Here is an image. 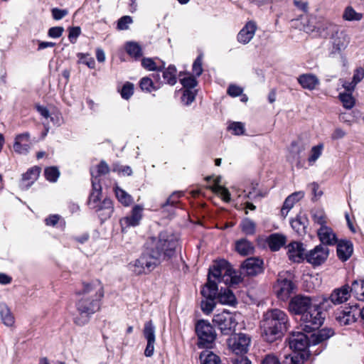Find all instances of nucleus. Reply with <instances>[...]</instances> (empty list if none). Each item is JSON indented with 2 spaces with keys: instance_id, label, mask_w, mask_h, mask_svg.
Here are the masks:
<instances>
[{
  "instance_id": "obj_1",
  "label": "nucleus",
  "mask_w": 364,
  "mask_h": 364,
  "mask_svg": "<svg viewBox=\"0 0 364 364\" xmlns=\"http://www.w3.org/2000/svg\"><path fill=\"white\" fill-rule=\"evenodd\" d=\"M80 296L91 299L89 307H85L81 301L78 306L79 316L74 318V322L78 326H84L90 319V316L100 309V301L105 295L104 285L99 279L83 282L82 289L77 293Z\"/></svg>"
},
{
  "instance_id": "obj_2",
  "label": "nucleus",
  "mask_w": 364,
  "mask_h": 364,
  "mask_svg": "<svg viewBox=\"0 0 364 364\" xmlns=\"http://www.w3.org/2000/svg\"><path fill=\"white\" fill-rule=\"evenodd\" d=\"M289 326L287 314L278 309L268 310L261 321L262 336L267 342L272 343L282 337Z\"/></svg>"
},
{
  "instance_id": "obj_3",
  "label": "nucleus",
  "mask_w": 364,
  "mask_h": 364,
  "mask_svg": "<svg viewBox=\"0 0 364 364\" xmlns=\"http://www.w3.org/2000/svg\"><path fill=\"white\" fill-rule=\"evenodd\" d=\"M210 280L215 281L216 284L223 282L226 285H234L241 282V277L227 261L221 260L210 268L208 282Z\"/></svg>"
},
{
  "instance_id": "obj_4",
  "label": "nucleus",
  "mask_w": 364,
  "mask_h": 364,
  "mask_svg": "<svg viewBox=\"0 0 364 364\" xmlns=\"http://www.w3.org/2000/svg\"><path fill=\"white\" fill-rule=\"evenodd\" d=\"M161 262V253L155 252L154 248L143 253L138 259L129 264V268L134 274L139 275L151 272Z\"/></svg>"
},
{
  "instance_id": "obj_5",
  "label": "nucleus",
  "mask_w": 364,
  "mask_h": 364,
  "mask_svg": "<svg viewBox=\"0 0 364 364\" xmlns=\"http://www.w3.org/2000/svg\"><path fill=\"white\" fill-rule=\"evenodd\" d=\"M178 245L177 238L166 232H161L157 239H152L151 244L149 243V250L154 248L155 252L161 253V260L171 257Z\"/></svg>"
},
{
  "instance_id": "obj_6",
  "label": "nucleus",
  "mask_w": 364,
  "mask_h": 364,
  "mask_svg": "<svg viewBox=\"0 0 364 364\" xmlns=\"http://www.w3.org/2000/svg\"><path fill=\"white\" fill-rule=\"evenodd\" d=\"M325 316L321 309L320 305L316 304L313 308L307 311L301 317V326L302 330L310 333L317 330L323 324Z\"/></svg>"
},
{
  "instance_id": "obj_7",
  "label": "nucleus",
  "mask_w": 364,
  "mask_h": 364,
  "mask_svg": "<svg viewBox=\"0 0 364 364\" xmlns=\"http://www.w3.org/2000/svg\"><path fill=\"white\" fill-rule=\"evenodd\" d=\"M196 332L198 338V347L210 348L212 346L216 338V333L209 322L204 320L199 321L196 325Z\"/></svg>"
},
{
  "instance_id": "obj_8",
  "label": "nucleus",
  "mask_w": 364,
  "mask_h": 364,
  "mask_svg": "<svg viewBox=\"0 0 364 364\" xmlns=\"http://www.w3.org/2000/svg\"><path fill=\"white\" fill-rule=\"evenodd\" d=\"M201 294L205 298L200 304L201 309L205 314H209L215 307L214 299L218 294V286L216 285V282L210 280L203 287Z\"/></svg>"
},
{
  "instance_id": "obj_9",
  "label": "nucleus",
  "mask_w": 364,
  "mask_h": 364,
  "mask_svg": "<svg viewBox=\"0 0 364 364\" xmlns=\"http://www.w3.org/2000/svg\"><path fill=\"white\" fill-rule=\"evenodd\" d=\"M316 303L313 299L307 296L298 294L292 297L289 303V311L296 315H300L301 317L311 308Z\"/></svg>"
},
{
  "instance_id": "obj_10",
  "label": "nucleus",
  "mask_w": 364,
  "mask_h": 364,
  "mask_svg": "<svg viewBox=\"0 0 364 364\" xmlns=\"http://www.w3.org/2000/svg\"><path fill=\"white\" fill-rule=\"evenodd\" d=\"M213 321L218 326L222 333L225 335L233 332L237 324L234 316L229 311H223L215 315Z\"/></svg>"
},
{
  "instance_id": "obj_11",
  "label": "nucleus",
  "mask_w": 364,
  "mask_h": 364,
  "mask_svg": "<svg viewBox=\"0 0 364 364\" xmlns=\"http://www.w3.org/2000/svg\"><path fill=\"white\" fill-rule=\"evenodd\" d=\"M251 338L245 333L235 334L228 340L229 348L235 354H245L249 349Z\"/></svg>"
},
{
  "instance_id": "obj_12",
  "label": "nucleus",
  "mask_w": 364,
  "mask_h": 364,
  "mask_svg": "<svg viewBox=\"0 0 364 364\" xmlns=\"http://www.w3.org/2000/svg\"><path fill=\"white\" fill-rule=\"evenodd\" d=\"M294 289L295 285L292 281L281 274L274 286V290L277 297L283 301L287 300L290 296Z\"/></svg>"
},
{
  "instance_id": "obj_13",
  "label": "nucleus",
  "mask_w": 364,
  "mask_h": 364,
  "mask_svg": "<svg viewBox=\"0 0 364 364\" xmlns=\"http://www.w3.org/2000/svg\"><path fill=\"white\" fill-rule=\"evenodd\" d=\"M328 254L329 250L328 247L323 245H318L306 254L305 259L309 263L317 266L326 260Z\"/></svg>"
},
{
  "instance_id": "obj_14",
  "label": "nucleus",
  "mask_w": 364,
  "mask_h": 364,
  "mask_svg": "<svg viewBox=\"0 0 364 364\" xmlns=\"http://www.w3.org/2000/svg\"><path fill=\"white\" fill-rule=\"evenodd\" d=\"M309 344L307 336L301 332H293L289 338V348L293 352L304 353L306 356V350Z\"/></svg>"
},
{
  "instance_id": "obj_15",
  "label": "nucleus",
  "mask_w": 364,
  "mask_h": 364,
  "mask_svg": "<svg viewBox=\"0 0 364 364\" xmlns=\"http://www.w3.org/2000/svg\"><path fill=\"white\" fill-rule=\"evenodd\" d=\"M144 208L141 205H135L132 210L131 215L126 216L120 219L119 224L122 232L130 227H135L139 224L142 218V211Z\"/></svg>"
},
{
  "instance_id": "obj_16",
  "label": "nucleus",
  "mask_w": 364,
  "mask_h": 364,
  "mask_svg": "<svg viewBox=\"0 0 364 364\" xmlns=\"http://www.w3.org/2000/svg\"><path fill=\"white\" fill-rule=\"evenodd\" d=\"M350 297V287L344 285L335 289L328 298H323V304L330 301L334 305H339L347 301Z\"/></svg>"
},
{
  "instance_id": "obj_17",
  "label": "nucleus",
  "mask_w": 364,
  "mask_h": 364,
  "mask_svg": "<svg viewBox=\"0 0 364 364\" xmlns=\"http://www.w3.org/2000/svg\"><path fill=\"white\" fill-rule=\"evenodd\" d=\"M143 334L147 341L144 355L146 357H151L154 354V344L156 341L155 326L151 321H149L144 323Z\"/></svg>"
},
{
  "instance_id": "obj_18",
  "label": "nucleus",
  "mask_w": 364,
  "mask_h": 364,
  "mask_svg": "<svg viewBox=\"0 0 364 364\" xmlns=\"http://www.w3.org/2000/svg\"><path fill=\"white\" fill-rule=\"evenodd\" d=\"M257 30V23L254 21H248L238 33L237 41L243 45L249 43L254 38Z\"/></svg>"
},
{
  "instance_id": "obj_19",
  "label": "nucleus",
  "mask_w": 364,
  "mask_h": 364,
  "mask_svg": "<svg viewBox=\"0 0 364 364\" xmlns=\"http://www.w3.org/2000/svg\"><path fill=\"white\" fill-rule=\"evenodd\" d=\"M262 261L258 258H248L242 264V273L248 276H255L262 272Z\"/></svg>"
},
{
  "instance_id": "obj_20",
  "label": "nucleus",
  "mask_w": 364,
  "mask_h": 364,
  "mask_svg": "<svg viewBox=\"0 0 364 364\" xmlns=\"http://www.w3.org/2000/svg\"><path fill=\"white\" fill-rule=\"evenodd\" d=\"M289 259L294 262H300L305 257V249L302 243L292 242L287 246Z\"/></svg>"
},
{
  "instance_id": "obj_21",
  "label": "nucleus",
  "mask_w": 364,
  "mask_h": 364,
  "mask_svg": "<svg viewBox=\"0 0 364 364\" xmlns=\"http://www.w3.org/2000/svg\"><path fill=\"white\" fill-rule=\"evenodd\" d=\"M356 307L349 306L343 310H339L336 314V319L341 325H348L355 321V311Z\"/></svg>"
},
{
  "instance_id": "obj_22",
  "label": "nucleus",
  "mask_w": 364,
  "mask_h": 364,
  "mask_svg": "<svg viewBox=\"0 0 364 364\" xmlns=\"http://www.w3.org/2000/svg\"><path fill=\"white\" fill-rule=\"evenodd\" d=\"M333 47L337 51L345 50L350 43V37L345 31H337L332 38Z\"/></svg>"
},
{
  "instance_id": "obj_23",
  "label": "nucleus",
  "mask_w": 364,
  "mask_h": 364,
  "mask_svg": "<svg viewBox=\"0 0 364 364\" xmlns=\"http://www.w3.org/2000/svg\"><path fill=\"white\" fill-rule=\"evenodd\" d=\"M320 241L327 245H334L338 242V239L333 230L328 226L321 227L318 231Z\"/></svg>"
},
{
  "instance_id": "obj_24",
  "label": "nucleus",
  "mask_w": 364,
  "mask_h": 364,
  "mask_svg": "<svg viewBox=\"0 0 364 364\" xmlns=\"http://www.w3.org/2000/svg\"><path fill=\"white\" fill-rule=\"evenodd\" d=\"M296 26L306 33L314 32L318 28L316 25V18L307 14L301 15L300 19L296 20Z\"/></svg>"
},
{
  "instance_id": "obj_25",
  "label": "nucleus",
  "mask_w": 364,
  "mask_h": 364,
  "mask_svg": "<svg viewBox=\"0 0 364 364\" xmlns=\"http://www.w3.org/2000/svg\"><path fill=\"white\" fill-rule=\"evenodd\" d=\"M30 135L28 132L20 134L16 136L14 149L16 152L25 154L28 152Z\"/></svg>"
},
{
  "instance_id": "obj_26",
  "label": "nucleus",
  "mask_w": 364,
  "mask_h": 364,
  "mask_svg": "<svg viewBox=\"0 0 364 364\" xmlns=\"http://www.w3.org/2000/svg\"><path fill=\"white\" fill-rule=\"evenodd\" d=\"M297 81L304 89L309 90H314L319 84L318 78L311 73H306L299 75L297 78Z\"/></svg>"
},
{
  "instance_id": "obj_27",
  "label": "nucleus",
  "mask_w": 364,
  "mask_h": 364,
  "mask_svg": "<svg viewBox=\"0 0 364 364\" xmlns=\"http://www.w3.org/2000/svg\"><path fill=\"white\" fill-rule=\"evenodd\" d=\"M304 196V193L303 191H297L294 192L290 196H289L282 208L281 213L282 215L285 218L289 211L293 208L295 203L300 200L301 198H303Z\"/></svg>"
},
{
  "instance_id": "obj_28",
  "label": "nucleus",
  "mask_w": 364,
  "mask_h": 364,
  "mask_svg": "<svg viewBox=\"0 0 364 364\" xmlns=\"http://www.w3.org/2000/svg\"><path fill=\"white\" fill-rule=\"evenodd\" d=\"M41 173L38 167H33L30 168L26 173L23 175L21 186L23 189H28L35 181L37 180Z\"/></svg>"
},
{
  "instance_id": "obj_29",
  "label": "nucleus",
  "mask_w": 364,
  "mask_h": 364,
  "mask_svg": "<svg viewBox=\"0 0 364 364\" xmlns=\"http://www.w3.org/2000/svg\"><path fill=\"white\" fill-rule=\"evenodd\" d=\"M353 244L348 241H340L337 245V255L338 258L345 262L348 260L353 253Z\"/></svg>"
},
{
  "instance_id": "obj_30",
  "label": "nucleus",
  "mask_w": 364,
  "mask_h": 364,
  "mask_svg": "<svg viewBox=\"0 0 364 364\" xmlns=\"http://www.w3.org/2000/svg\"><path fill=\"white\" fill-rule=\"evenodd\" d=\"M92 192L91 193L89 198V205L93 209L98 208L100 199L101 196V185L97 176L92 181Z\"/></svg>"
},
{
  "instance_id": "obj_31",
  "label": "nucleus",
  "mask_w": 364,
  "mask_h": 364,
  "mask_svg": "<svg viewBox=\"0 0 364 364\" xmlns=\"http://www.w3.org/2000/svg\"><path fill=\"white\" fill-rule=\"evenodd\" d=\"M287 238L284 235L274 233L268 238V245L271 250L277 251L285 245Z\"/></svg>"
},
{
  "instance_id": "obj_32",
  "label": "nucleus",
  "mask_w": 364,
  "mask_h": 364,
  "mask_svg": "<svg viewBox=\"0 0 364 364\" xmlns=\"http://www.w3.org/2000/svg\"><path fill=\"white\" fill-rule=\"evenodd\" d=\"M200 360L201 364H221L220 357L208 350L200 353Z\"/></svg>"
},
{
  "instance_id": "obj_33",
  "label": "nucleus",
  "mask_w": 364,
  "mask_h": 364,
  "mask_svg": "<svg viewBox=\"0 0 364 364\" xmlns=\"http://www.w3.org/2000/svg\"><path fill=\"white\" fill-rule=\"evenodd\" d=\"M306 358L304 353L292 352L285 355L282 364H303Z\"/></svg>"
},
{
  "instance_id": "obj_34",
  "label": "nucleus",
  "mask_w": 364,
  "mask_h": 364,
  "mask_svg": "<svg viewBox=\"0 0 364 364\" xmlns=\"http://www.w3.org/2000/svg\"><path fill=\"white\" fill-rule=\"evenodd\" d=\"M236 250L242 255L252 254L254 250L252 244L245 239L240 240L236 243Z\"/></svg>"
},
{
  "instance_id": "obj_35",
  "label": "nucleus",
  "mask_w": 364,
  "mask_h": 364,
  "mask_svg": "<svg viewBox=\"0 0 364 364\" xmlns=\"http://www.w3.org/2000/svg\"><path fill=\"white\" fill-rule=\"evenodd\" d=\"M218 299L223 304L232 305L235 302V296L233 293L228 289H224L217 294Z\"/></svg>"
},
{
  "instance_id": "obj_36",
  "label": "nucleus",
  "mask_w": 364,
  "mask_h": 364,
  "mask_svg": "<svg viewBox=\"0 0 364 364\" xmlns=\"http://www.w3.org/2000/svg\"><path fill=\"white\" fill-rule=\"evenodd\" d=\"M0 316L5 325L11 326L14 324V318L10 309L6 304H0Z\"/></svg>"
},
{
  "instance_id": "obj_37",
  "label": "nucleus",
  "mask_w": 364,
  "mask_h": 364,
  "mask_svg": "<svg viewBox=\"0 0 364 364\" xmlns=\"http://www.w3.org/2000/svg\"><path fill=\"white\" fill-rule=\"evenodd\" d=\"M176 68L173 65H169L163 71V77L167 84L174 85L176 83Z\"/></svg>"
},
{
  "instance_id": "obj_38",
  "label": "nucleus",
  "mask_w": 364,
  "mask_h": 364,
  "mask_svg": "<svg viewBox=\"0 0 364 364\" xmlns=\"http://www.w3.org/2000/svg\"><path fill=\"white\" fill-rule=\"evenodd\" d=\"M127 53L132 57L137 58L142 55L141 46L136 42H127L125 45Z\"/></svg>"
},
{
  "instance_id": "obj_39",
  "label": "nucleus",
  "mask_w": 364,
  "mask_h": 364,
  "mask_svg": "<svg viewBox=\"0 0 364 364\" xmlns=\"http://www.w3.org/2000/svg\"><path fill=\"white\" fill-rule=\"evenodd\" d=\"M97 211L104 210L105 213L102 214L106 218H109L113 213V203L109 198H105L102 203H100L98 208H95Z\"/></svg>"
},
{
  "instance_id": "obj_40",
  "label": "nucleus",
  "mask_w": 364,
  "mask_h": 364,
  "mask_svg": "<svg viewBox=\"0 0 364 364\" xmlns=\"http://www.w3.org/2000/svg\"><path fill=\"white\" fill-rule=\"evenodd\" d=\"M115 194L118 200L125 206H129L133 203L132 197L119 187L115 188Z\"/></svg>"
},
{
  "instance_id": "obj_41",
  "label": "nucleus",
  "mask_w": 364,
  "mask_h": 364,
  "mask_svg": "<svg viewBox=\"0 0 364 364\" xmlns=\"http://www.w3.org/2000/svg\"><path fill=\"white\" fill-rule=\"evenodd\" d=\"M339 99L343 106L347 109H352L355 105V99L352 96V93L341 92L339 94Z\"/></svg>"
},
{
  "instance_id": "obj_42",
  "label": "nucleus",
  "mask_w": 364,
  "mask_h": 364,
  "mask_svg": "<svg viewBox=\"0 0 364 364\" xmlns=\"http://www.w3.org/2000/svg\"><path fill=\"white\" fill-rule=\"evenodd\" d=\"M343 18L346 21H360L363 18V15L356 12L352 7L348 6L344 11Z\"/></svg>"
},
{
  "instance_id": "obj_43",
  "label": "nucleus",
  "mask_w": 364,
  "mask_h": 364,
  "mask_svg": "<svg viewBox=\"0 0 364 364\" xmlns=\"http://www.w3.org/2000/svg\"><path fill=\"white\" fill-rule=\"evenodd\" d=\"M241 228L246 235H253L255 232V223L249 218L242 220Z\"/></svg>"
},
{
  "instance_id": "obj_44",
  "label": "nucleus",
  "mask_w": 364,
  "mask_h": 364,
  "mask_svg": "<svg viewBox=\"0 0 364 364\" xmlns=\"http://www.w3.org/2000/svg\"><path fill=\"white\" fill-rule=\"evenodd\" d=\"M210 189L213 193L219 194L225 202L230 200V193L226 188L223 186H210Z\"/></svg>"
},
{
  "instance_id": "obj_45",
  "label": "nucleus",
  "mask_w": 364,
  "mask_h": 364,
  "mask_svg": "<svg viewBox=\"0 0 364 364\" xmlns=\"http://www.w3.org/2000/svg\"><path fill=\"white\" fill-rule=\"evenodd\" d=\"M60 176V172L56 167L51 166L45 169V176L50 182H55Z\"/></svg>"
},
{
  "instance_id": "obj_46",
  "label": "nucleus",
  "mask_w": 364,
  "mask_h": 364,
  "mask_svg": "<svg viewBox=\"0 0 364 364\" xmlns=\"http://www.w3.org/2000/svg\"><path fill=\"white\" fill-rule=\"evenodd\" d=\"M196 98V91L190 89L184 90L181 97L182 102L186 105H191Z\"/></svg>"
},
{
  "instance_id": "obj_47",
  "label": "nucleus",
  "mask_w": 364,
  "mask_h": 364,
  "mask_svg": "<svg viewBox=\"0 0 364 364\" xmlns=\"http://www.w3.org/2000/svg\"><path fill=\"white\" fill-rule=\"evenodd\" d=\"M322 144H319L312 147L311 150V155L308 159L309 164H313L320 157L322 153Z\"/></svg>"
},
{
  "instance_id": "obj_48",
  "label": "nucleus",
  "mask_w": 364,
  "mask_h": 364,
  "mask_svg": "<svg viewBox=\"0 0 364 364\" xmlns=\"http://www.w3.org/2000/svg\"><path fill=\"white\" fill-rule=\"evenodd\" d=\"M79 63L88 66L90 68H95V61L93 58L90 57L88 54L78 53Z\"/></svg>"
},
{
  "instance_id": "obj_49",
  "label": "nucleus",
  "mask_w": 364,
  "mask_h": 364,
  "mask_svg": "<svg viewBox=\"0 0 364 364\" xmlns=\"http://www.w3.org/2000/svg\"><path fill=\"white\" fill-rule=\"evenodd\" d=\"M140 87L142 90L146 92H151L152 90H156V88L154 86V83L151 79L149 77H143L140 81Z\"/></svg>"
},
{
  "instance_id": "obj_50",
  "label": "nucleus",
  "mask_w": 364,
  "mask_h": 364,
  "mask_svg": "<svg viewBox=\"0 0 364 364\" xmlns=\"http://www.w3.org/2000/svg\"><path fill=\"white\" fill-rule=\"evenodd\" d=\"M134 93V85L130 82H127L122 87L121 95L122 98L128 100Z\"/></svg>"
},
{
  "instance_id": "obj_51",
  "label": "nucleus",
  "mask_w": 364,
  "mask_h": 364,
  "mask_svg": "<svg viewBox=\"0 0 364 364\" xmlns=\"http://www.w3.org/2000/svg\"><path fill=\"white\" fill-rule=\"evenodd\" d=\"M181 83L184 87L185 90H193L197 85V81L193 76H188L181 80Z\"/></svg>"
},
{
  "instance_id": "obj_52",
  "label": "nucleus",
  "mask_w": 364,
  "mask_h": 364,
  "mask_svg": "<svg viewBox=\"0 0 364 364\" xmlns=\"http://www.w3.org/2000/svg\"><path fill=\"white\" fill-rule=\"evenodd\" d=\"M228 129L235 135H241L245 132V126L242 122H232L229 125Z\"/></svg>"
},
{
  "instance_id": "obj_53",
  "label": "nucleus",
  "mask_w": 364,
  "mask_h": 364,
  "mask_svg": "<svg viewBox=\"0 0 364 364\" xmlns=\"http://www.w3.org/2000/svg\"><path fill=\"white\" fill-rule=\"evenodd\" d=\"M313 220L315 223H317L318 225H320L321 227L322 226H326V217L325 214L320 210L316 211L313 214Z\"/></svg>"
},
{
  "instance_id": "obj_54",
  "label": "nucleus",
  "mask_w": 364,
  "mask_h": 364,
  "mask_svg": "<svg viewBox=\"0 0 364 364\" xmlns=\"http://www.w3.org/2000/svg\"><path fill=\"white\" fill-rule=\"evenodd\" d=\"M203 56L200 55L194 61L193 65V72L196 76H200L203 73Z\"/></svg>"
},
{
  "instance_id": "obj_55",
  "label": "nucleus",
  "mask_w": 364,
  "mask_h": 364,
  "mask_svg": "<svg viewBox=\"0 0 364 364\" xmlns=\"http://www.w3.org/2000/svg\"><path fill=\"white\" fill-rule=\"evenodd\" d=\"M132 23V18L129 16H124L118 21L117 28L119 30H127L129 25Z\"/></svg>"
},
{
  "instance_id": "obj_56",
  "label": "nucleus",
  "mask_w": 364,
  "mask_h": 364,
  "mask_svg": "<svg viewBox=\"0 0 364 364\" xmlns=\"http://www.w3.org/2000/svg\"><path fill=\"white\" fill-rule=\"evenodd\" d=\"M261 364H282L274 353H268L262 358Z\"/></svg>"
},
{
  "instance_id": "obj_57",
  "label": "nucleus",
  "mask_w": 364,
  "mask_h": 364,
  "mask_svg": "<svg viewBox=\"0 0 364 364\" xmlns=\"http://www.w3.org/2000/svg\"><path fill=\"white\" fill-rule=\"evenodd\" d=\"M141 65L144 68L150 71L158 70L161 69V67L158 68L156 65V63L152 58H144L141 61Z\"/></svg>"
},
{
  "instance_id": "obj_58",
  "label": "nucleus",
  "mask_w": 364,
  "mask_h": 364,
  "mask_svg": "<svg viewBox=\"0 0 364 364\" xmlns=\"http://www.w3.org/2000/svg\"><path fill=\"white\" fill-rule=\"evenodd\" d=\"M81 33L80 27H72L69 28L68 38L72 43H75Z\"/></svg>"
},
{
  "instance_id": "obj_59",
  "label": "nucleus",
  "mask_w": 364,
  "mask_h": 364,
  "mask_svg": "<svg viewBox=\"0 0 364 364\" xmlns=\"http://www.w3.org/2000/svg\"><path fill=\"white\" fill-rule=\"evenodd\" d=\"M64 28L61 26L52 27L48 30V35L53 38H57L62 36Z\"/></svg>"
},
{
  "instance_id": "obj_60",
  "label": "nucleus",
  "mask_w": 364,
  "mask_h": 364,
  "mask_svg": "<svg viewBox=\"0 0 364 364\" xmlns=\"http://www.w3.org/2000/svg\"><path fill=\"white\" fill-rule=\"evenodd\" d=\"M51 12H52L53 18L55 20H60L68 14V10L60 9H57V8L53 9Z\"/></svg>"
},
{
  "instance_id": "obj_61",
  "label": "nucleus",
  "mask_w": 364,
  "mask_h": 364,
  "mask_svg": "<svg viewBox=\"0 0 364 364\" xmlns=\"http://www.w3.org/2000/svg\"><path fill=\"white\" fill-rule=\"evenodd\" d=\"M242 88L235 85H230L228 89V95L232 97L240 96L242 95Z\"/></svg>"
},
{
  "instance_id": "obj_62",
  "label": "nucleus",
  "mask_w": 364,
  "mask_h": 364,
  "mask_svg": "<svg viewBox=\"0 0 364 364\" xmlns=\"http://www.w3.org/2000/svg\"><path fill=\"white\" fill-rule=\"evenodd\" d=\"M364 77V70L362 68H358L355 70V73L353 76V82L354 85H356L360 82Z\"/></svg>"
},
{
  "instance_id": "obj_63",
  "label": "nucleus",
  "mask_w": 364,
  "mask_h": 364,
  "mask_svg": "<svg viewBox=\"0 0 364 364\" xmlns=\"http://www.w3.org/2000/svg\"><path fill=\"white\" fill-rule=\"evenodd\" d=\"M346 135V132L341 128H336L331 134L333 140H338L343 139Z\"/></svg>"
},
{
  "instance_id": "obj_64",
  "label": "nucleus",
  "mask_w": 364,
  "mask_h": 364,
  "mask_svg": "<svg viewBox=\"0 0 364 364\" xmlns=\"http://www.w3.org/2000/svg\"><path fill=\"white\" fill-rule=\"evenodd\" d=\"M233 364H252L251 361L246 356H237L232 359Z\"/></svg>"
}]
</instances>
